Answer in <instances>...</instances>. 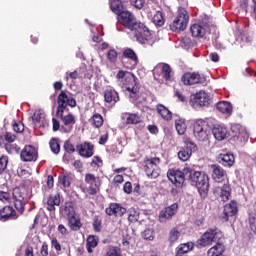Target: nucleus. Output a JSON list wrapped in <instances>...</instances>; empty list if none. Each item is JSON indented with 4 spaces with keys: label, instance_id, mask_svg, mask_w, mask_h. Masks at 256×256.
Masks as SVG:
<instances>
[{
    "label": "nucleus",
    "instance_id": "33",
    "mask_svg": "<svg viewBox=\"0 0 256 256\" xmlns=\"http://www.w3.org/2000/svg\"><path fill=\"white\" fill-rule=\"evenodd\" d=\"M156 109L157 113H159L164 121H171V119H173V114L163 104L157 105Z\"/></svg>",
    "mask_w": 256,
    "mask_h": 256
},
{
    "label": "nucleus",
    "instance_id": "19",
    "mask_svg": "<svg viewBox=\"0 0 256 256\" xmlns=\"http://www.w3.org/2000/svg\"><path fill=\"white\" fill-rule=\"evenodd\" d=\"M237 208V202L231 201L230 203L226 204L224 206V216L222 217V220L227 222L229 221V217H233L234 215H237L238 212Z\"/></svg>",
    "mask_w": 256,
    "mask_h": 256
},
{
    "label": "nucleus",
    "instance_id": "26",
    "mask_svg": "<svg viewBox=\"0 0 256 256\" xmlns=\"http://www.w3.org/2000/svg\"><path fill=\"white\" fill-rule=\"evenodd\" d=\"M215 193L220 195L222 201L225 203V201H229V197H231V186L224 184L222 187H217Z\"/></svg>",
    "mask_w": 256,
    "mask_h": 256
},
{
    "label": "nucleus",
    "instance_id": "25",
    "mask_svg": "<svg viewBox=\"0 0 256 256\" xmlns=\"http://www.w3.org/2000/svg\"><path fill=\"white\" fill-rule=\"evenodd\" d=\"M32 123H34L35 129H40V127H45L47 121L45 120V114L40 111H36L31 117Z\"/></svg>",
    "mask_w": 256,
    "mask_h": 256
},
{
    "label": "nucleus",
    "instance_id": "17",
    "mask_svg": "<svg viewBox=\"0 0 256 256\" xmlns=\"http://www.w3.org/2000/svg\"><path fill=\"white\" fill-rule=\"evenodd\" d=\"M177 209H179V206L177 203L172 204L169 207L164 208L160 214H159V221L160 223H167L173 215L177 213Z\"/></svg>",
    "mask_w": 256,
    "mask_h": 256
},
{
    "label": "nucleus",
    "instance_id": "27",
    "mask_svg": "<svg viewBox=\"0 0 256 256\" xmlns=\"http://www.w3.org/2000/svg\"><path fill=\"white\" fill-rule=\"evenodd\" d=\"M192 37L203 38L207 34V28L201 24H193L190 27Z\"/></svg>",
    "mask_w": 256,
    "mask_h": 256
},
{
    "label": "nucleus",
    "instance_id": "4",
    "mask_svg": "<svg viewBox=\"0 0 256 256\" xmlns=\"http://www.w3.org/2000/svg\"><path fill=\"white\" fill-rule=\"evenodd\" d=\"M189 178L191 185L197 187L201 197H206L209 192V176H207L205 172H192L190 170Z\"/></svg>",
    "mask_w": 256,
    "mask_h": 256
},
{
    "label": "nucleus",
    "instance_id": "49",
    "mask_svg": "<svg viewBox=\"0 0 256 256\" xmlns=\"http://www.w3.org/2000/svg\"><path fill=\"white\" fill-rule=\"evenodd\" d=\"M5 149L7 153H10V154L19 153V150H20L19 146H17V144H13V142L6 143Z\"/></svg>",
    "mask_w": 256,
    "mask_h": 256
},
{
    "label": "nucleus",
    "instance_id": "56",
    "mask_svg": "<svg viewBox=\"0 0 256 256\" xmlns=\"http://www.w3.org/2000/svg\"><path fill=\"white\" fill-rule=\"evenodd\" d=\"M13 129L16 133H23V131H25V125H23L21 122H18L13 125Z\"/></svg>",
    "mask_w": 256,
    "mask_h": 256
},
{
    "label": "nucleus",
    "instance_id": "54",
    "mask_svg": "<svg viewBox=\"0 0 256 256\" xmlns=\"http://www.w3.org/2000/svg\"><path fill=\"white\" fill-rule=\"evenodd\" d=\"M79 78V72L77 70L73 72H67L65 76V80L69 81V79H78Z\"/></svg>",
    "mask_w": 256,
    "mask_h": 256
},
{
    "label": "nucleus",
    "instance_id": "39",
    "mask_svg": "<svg viewBox=\"0 0 256 256\" xmlns=\"http://www.w3.org/2000/svg\"><path fill=\"white\" fill-rule=\"evenodd\" d=\"M175 127L178 135H185V132L187 131V123L185 122V119L183 118L176 119Z\"/></svg>",
    "mask_w": 256,
    "mask_h": 256
},
{
    "label": "nucleus",
    "instance_id": "16",
    "mask_svg": "<svg viewBox=\"0 0 256 256\" xmlns=\"http://www.w3.org/2000/svg\"><path fill=\"white\" fill-rule=\"evenodd\" d=\"M181 79L184 85H197L199 83H205V77L199 75L198 73H185Z\"/></svg>",
    "mask_w": 256,
    "mask_h": 256
},
{
    "label": "nucleus",
    "instance_id": "9",
    "mask_svg": "<svg viewBox=\"0 0 256 256\" xmlns=\"http://www.w3.org/2000/svg\"><path fill=\"white\" fill-rule=\"evenodd\" d=\"M189 23V13L185 8H179L177 17L170 24L171 31H185Z\"/></svg>",
    "mask_w": 256,
    "mask_h": 256
},
{
    "label": "nucleus",
    "instance_id": "44",
    "mask_svg": "<svg viewBox=\"0 0 256 256\" xmlns=\"http://www.w3.org/2000/svg\"><path fill=\"white\" fill-rule=\"evenodd\" d=\"M50 149L54 155H59L61 151V146L59 145V140L57 138H52L49 142Z\"/></svg>",
    "mask_w": 256,
    "mask_h": 256
},
{
    "label": "nucleus",
    "instance_id": "61",
    "mask_svg": "<svg viewBox=\"0 0 256 256\" xmlns=\"http://www.w3.org/2000/svg\"><path fill=\"white\" fill-rule=\"evenodd\" d=\"M52 247H54V249H56L57 251H61V244L59 243L57 238L52 239Z\"/></svg>",
    "mask_w": 256,
    "mask_h": 256
},
{
    "label": "nucleus",
    "instance_id": "6",
    "mask_svg": "<svg viewBox=\"0 0 256 256\" xmlns=\"http://www.w3.org/2000/svg\"><path fill=\"white\" fill-rule=\"evenodd\" d=\"M189 105L192 109H204V107H209V105H211V93L205 90H200L191 94Z\"/></svg>",
    "mask_w": 256,
    "mask_h": 256
},
{
    "label": "nucleus",
    "instance_id": "60",
    "mask_svg": "<svg viewBox=\"0 0 256 256\" xmlns=\"http://www.w3.org/2000/svg\"><path fill=\"white\" fill-rule=\"evenodd\" d=\"M53 122V131H61V124L55 118L52 119Z\"/></svg>",
    "mask_w": 256,
    "mask_h": 256
},
{
    "label": "nucleus",
    "instance_id": "7",
    "mask_svg": "<svg viewBox=\"0 0 256 256\" xmlns=\"http://www.w3.org/2000/svg\"><path fill=\"white\" fill-rule=\"evenodd\" d=\"M223 239V233L219 229H208L200 239L197 240L199 247H207V245H213V243H220Z\"/></svg>",
    "mask_w": 256,
    "mask_h": 256
},
{
    "label": "nucleus",
    "instance_id": "5",
    "mask_svg": "<svg viewBox=\"0 0 256 256\" xmlns=\"http://www.w3.org/2000/svg\"><path fill=\"white\" fill-rule=\"evenodd\" d=\"M12 196L15 208L23 213L25 205L31 199V190L25 186L16 187L13 189Z\"/></svg>",
    "mask_w": 256,
    "mask_h": 256
},
{
    "label": "nucleus",
    "instance_id": "15",
    "mask_svg": "<svg viewBox=\"0 0 256 256\" xmlns=\"http://www.w3.org/2000/svg\"><path fill=\"white\" fill-rule=\"evenodd\" d=\"M210 169L212 172L211 177L216 183H223V181L227 179V172L225 171V169H223V167L212 164L210 166Z\"/></svg>",
    "mask_w": 256,
    "mask_h": 256
},
{
    "label": "nucleus",
    "instance_id": "50",
    "mask_svg": "<svg viewBox=\"0 0 256 256\" xmlns=\"http://www.w3.org/2000/svg\"><path fill=\"white\" fill-rule=\"evenodd\" d=\"M7 165H9V158L7 156L0 157V175L7 169Z\"/></svg>",
    "mask_w": 256,
    "mask_h": 256
},
{
    "label": "nucleus",
    "instance_id": "58",
    "mask_svg": "<svg viewBox=\"0 0 256 256\" xmlns=\"http://www.w3.org/2000/svg\"><path fill=\"white\" fill-rule=\"evenodd\" d=\"M40 253L42 256L49 255V246L47 245V243H43Z\"/></svg>",
    "mask_w": 256,
    "mask_h": 256
},
{
    "label": "nucleus",
    "instance_id": "24",
    "mask_svg": "<svg viewBox=\"0 0 256 256\" xmlns=\"http://www.w3.org/2000/svg\"><path fill=\"white\" fill-rule=\"evenodd\" d=\"M17 213L15 209L11 206H5L2 210H0V219L2 221H9V219H17Z\"/></svg>",
    "mask_w": 256,
    "mask_h": 256
},
{
    "label": "nucleus",
    "instance_id": "3",
    "mask_svg": "<svg viewBox=\"0 0 256 256\" xmlns=\"http://www.w3.org/2000/svg\"><path fill=\"white\" fill-rule=\"evenodd\" d=\"M116 79L122 83V89L129 92L130 99H137L139 95V86L135 80V75L131 72L119 70Z\"/></svg>",
    "mask_w": 256,
    "mask_h": 256
},
{
    "label": "nucleus",
    "instance_id": "46",
    "mask_svg": "<svg viewBox=\"0 0 256 256\" xmlns=\"http://www.w3.org/2000/svg\"><path fill=\"white\" fill-rule=\"evenodd\" d=\"M153 24L157 25L158 27H163L165 24V20L163 19V13L160 11L156 12V14L152 18Z\"/></svg>",
    "mask_w": 256,
    "mask_h": 256
},
{
    "label": "nucleus",
    "instance_id": "12",
    "mask_svg": "<svg viewBox=\"0 0 256 256\" xmlns=\"http://www.w3.org/2000/svg\"><path fill=\"white\" fill-rule=\"evenodd\" d=\"M231 138L243 143L249 139V134L247 133L245 126L234 124L231 126Z\"/></svg>",
    "mask_w": 256,
    "mask_h": 256
},
{
    "label": "nucleus",
    "instance_id": "20",
    "mask_svg": "<svg viewBox=\"0 0 256 256\" xmlns=\"http://www.w3.org/2000/svg\"><path fill=\"white\" fill-rule=\"evenodd\" d=\"M106 213L110 216L115 215V217H123V215L127 213V209L117 203H112L108 208H106Z\"/></svg>",
    "mask_w": 256,
    "mask_h": 256
},
{
    "label": "nucleus",
    "instance_id": "2",
    "mask_svg": "<svg viewBox=\"0 0 256 256\" xmlns=\"http://www.w3.org/2000/svg\"><path fill=\"white\" fill-rule=\"evenodd\" d=\"M57 103V116L61 117L62 121L60 132L71 133V131H73V126L75 123H77V118H75V115L73 114L63 116V113L67 107H76L77 101L73 97L68 96L65 91H61V93L58 95Z\"/></svg>",
    "mask_w": 256,
    "mask_h": 256
},
{
    "label": "nucleus",
    "instance_id": "48",
    "mask_svg": "<svg viewBox=\"0 0 256 256\" xmlns=\"http://www.w3.org/2000/svg\"><path fill=\"white\" fill-rule=\"evenodd\" d=\"M118 55L119 54L117 53V50H115V49L109 50L107 53V59H108L109 63H112L113 65H115V63H117Z\"/></svg>",
    "mask_w": 256,
    "mask_h": 256
},
{
    "label": "nucleus",
    "instance_id": "22",
    "mask_svg": "<svg viewBox=\"0 0 256 256\" xmlns=\"http://www.w3.org/2000/svg\"><path fill=\"white\" fill-rule=\"evenodd\" d=\"M77 151L81 157H93V144L87 142L80 144L77 146Z\"/></svg>",
    "mask_w": 256,
    "mask_h": 256
},
{
    "label": "nucleus",
    "instance_id": "23",
    "mask_svg": "<svg viewBox=\"0 0 256 256\" xmlns=\"http://www.w3.org/2000/svg\"><path fill=\"white\" fill-rule=\"evenodd\" d=\"M104 99L106 103H111L112 105H115V103H118L119 101V93H117L113 88H107L104 91Z\"/></svg>",
    "mask_w": 256,
    "mask_h": 256
},
{
    "label": "nucleus",
    "instance_id": "63",
    "mask_svg": "<svg viewBox=\"0 0 256 256\" xmlns=\"http://www.w3.org/2000/svg\"><path fill=\"white\" fill-rule=\"evenodd\" d=\"M176 97H178L179 101L182 103H187V97H185L181 92L176 91Z\"/></svg>",
    "mask_w": 256,
    "mask_h": 256
},
{
    "label": "nucleus",
    "instance_id": "52",
    "mask_svg": "<svg viewBox=\"0 0 256 256\" xmlns=\"http://www.w3.org/2000/svg\"><path fill=\"white\" fill-rule=\"evenodd\" d=\"M131 5L136 9H143L145 5V0H130Z\"/></svg>",
    "mask_w": 256,
    "mask_h": 256
},
{
    "label": "nucleus",
    "instance_id": "10",
    "mask_svg": "<svg viewBox=\"0 0 256 256\" xmlns=\"http://www.w3.org/2000/svg\"><path fill=\"white\" fill-rule=\"evenodd\" d=\"M161 159L158 157L150 158L145 161L144 171L149 179H157L161 175Z\"/></svg>",
    "mask_w": 256,
    "mask_h": 256
},
{
    "label": "nucleus",
    "instance_id": "34",
    "mask_svg": "<svg viewBox=\"0 0 256 256\" xmlns=\"http://www.w3.org/2000/svg\"><path fill=\"white\" fill-rule=\"evenodd\" d=\"M193 247H195V244H193V242H187V243L180 244L176 248V254L187 255L189 253V251H193Z\"/></svg>",
    "mask_w": 256,
    "mask_h": 256
},
{
    "label": "nucleus",
    "instance_id": "29",
    "mask_svg": "<svg viewBox=\"0 0 256 256\" xmlns=\"http://www.w3.org/2000/svg\"><path fill=\"white\" fill-rule=\"evenodd\" d=\"M218 161L224 167H233L235 163V156H233V154H230V153L220 154L218 156Z\"/></svg>",
    "mask_w": 256,
    "mask_h": 256
},
{
    "label": "nucleus",
    "instance_id": "1",
    "mask_svg": "<svg viewBox=\"0 0 256 256\" xmlns=\"http://www.w3.org/2000/svg\"><path fill=\"white\" fill-rule=\"evenodd\" d=\"M118 21L130 31H134L138 43L145 45L148 41L153 40V34L149 31V28L146 27L145 24L138 22L133 13L129 11H122L118 14Z\"/></svg>",
    "mask_w": 256,
    "mask_h": 256
},
{
    "label": "nucleus",
    "instance_id": "21",
    "mask_svg": "<svg viewBox=\"0 0 256 256\" xmlns=\"http://www.w3.org/2000/svg\"><path fill=\"white\" fill-rule=\"evenodd\" d=\"M122 121H125L126 125H137L141 123V116L137 113L125 112L121 115Z\"/></svg>",
    "mask_w": 256,
    "mask_h": 256
},
{
    "label": "nucleus",
    "instance_id": "14",
    "mask_svg": "<svg viewBox=\"0 0 256 256\" xmlns=\"http://www.w3.org/2000/svg\"><path fill=\"white\" fill-rule=\"evenodd\" d=\"M38 154L37 150L33 146H26L20 154V159L24 163H29L31 161H37Z\"/></svg>",
    "mask_w": 256,
    "mask_h": 256
},
{
    "label": "nucleus",
    "instance_id": "53",
    "mask_svg": "<svg viewBox=\"0 0 256 256\" xmlns=\"http://www.w3.org/2000/svg\"><path fill=\"white\" fill-rule=\"evenodd\" d=\"M143 237H144V239H146V241H153V239L155 238V236H153V230L146 229L143 232Z\"/></svg>",
    "mask_w": 256,
    "mask_h": 256
},
{
    "label": "nucleus",
    "instance_id": "35",
    "mask_svg": "<svg viewBox=\"0 0 256 256\" xmlns=\"http://www.w3.org/2000/svg\"><path fill=\"white\" fill-rule=\"evenodd\" d=\"M122 55L124 59H130L134 65H137L139 63V58L137 57V53L131 48H126L123 50Z\"/></svg>",
    "mask_w": 256,
    "mask_h": 256
},
{
    "label": "nucleus",
    "instance_id": "57",
    "mask_svg": "<svg viewBox=\"0 0 256 256\" xmlns=\"http://www.w3.org/2000/svg\"><path fill=\"white\" fill-rule=\"evenodd\" d=\"M4 137H5V141H7V143H13L16 139L15 134H13L11 132H7Z\"/></svg>",
    "mask_w": 256,
    "mask_h": 256
},
{
    "label": "nucleus",
    "instance_id": "47",
    "mask_svg": "<svg viewBox=\"0 0 256 256\" xmlns=\"http://www.w3.org/2000/svg\"><path fill=\"white\" fill-rule=\"evenodd\" d=\"M128 221L130 223H137L139 221V212L134 208L128 210Z\"/></svg>",
    "mask_w": 256,
    "mask_h": 256
},
{
    "label": "nucleus",
    "instance_id": "45",
    "mask_svg": "<svg viewBox=\"0 0 256 256\" xmlns=\"http://www.w3.org/2000/svg\"><path fill=\"white\" fill-rule=\"evenodd\" d=\"M91 122H92L93 127H95L96 129H99V127L103 126V116H101V114H99V113H95L92 116Z\"/></svg>",
    "mask_w": 256,
    "mask_h": 256
},
{
    "label": "nucleus",
    "instance_id": "31",
    "mask_svg": "<svg viewBox=\"0 0 256 256\" xmlns=\"http://www.w3.org/2000/svg\"><path fill=\"white\" fill-rule=\"evenodd\" d=\"M216 108L220 111V113H223V115L229 116L233 113V106L231 103L226 101L218 102Z\"/></svg>",
    "mask_w": 256,
    "mask_h": 256
},
{
    "label": "nucleus",
    "instance_id": "64",
    "mask_svg": "<svg viewBox=\"0 0 256 256\" xmlns=\"http://www.w3.org/2000/svg\"><path fill=\"white\" fill-rule=\"evenodd\" d=\"M25 256H34L33 254V247L28 246L25 250Z\"/></svg>",
    "mask_w": 256,
    "mask_h": 256
},
{
    "label": "nucleus",
    "instance_id": "37",
    "mask_svg": "<svg viewBox=\"0 0 256 256\" xmlns=\"http://www.w3.org/2000/svg\"><path fill=\"white\" fill-rule=\"evenodd\" d=\"M60 213L62 217H67V219H71V217H75L77 213H75V208L71 204H66L64 207H61Z\"/></svg>",
    "mask_w": 256,
    "mask_h": 256
},
{
    "label": "nucleus",
    "instance_id": "28",
    "mask_svg": "<svg viewBox=\"0 0 256 256\" xmlns=\"http://www.w3.org/2000/svg\"><path fill=\"white\" fill-rule=\"evenodd\" d=\"M193 147L195 146L190 143V144H187L186 147L182 148L178 152V158L180 159V161H189L193 153Z\"/></svg>",
    "mask_w": 256,
    "mask_h": 256
},
{
    "label": "nucleus",
    "instance_id": "41",
    "mask_svg": "<svg viewBox=\"0 0 256 256\" xmlns=\"http://www.w3.org/2000/svg\"><path fill=\"white\" fill-rule=\"evenodd\" d=\"M86 241L88 253H93V249L97 247L99 239L97 238V236H89Z\"/></svg>",
    "mask_w": 256,
    "mask_h": 256
},
{
    "label": "nucleus",
    "instance_id": "40",
    "mask_svg": "<svg viewBox=\"0 0 256 256\" xmlns=\"http://www.w3.org/2000/svg\"><path fill=\"white\" fill-rule=\"evenodd\" d=\"M110 9L115 15H119L123 11V3L121 0H110Z\"/></svg>",
    "mask_w": 256,
    "mask_h": 256
},
{
    "label": "nucleus",
    "instance_id": "55",
    "mask_svg": "<svg viewBox=\"0 0 256 256\" xmlns=\"http://www.w3.org/2000/svg\"><path fill=\"white\" fill-rule=\"evenodd\" d=\"M64 149L66 153H75V146H73V144H71L69 141L64 143Z\"/></svg>",
    "mask_w": 256,
    "mask_h": 256
},
{
    "label": "nucleus",
    "instance_id": "30",
    "mask_svg": "<svg viewBox=\"0 0 256 256\" xmlns=\"http://www.w3.org/2000/svg\"><path fill=\"white\" fill-rule=\"evenodd\" d=\"M59 205H61V198L59 195H50L46 203V209L55 211V207H59Z\"/></svg>",
    "mask_w": 256,
    "mask_h": 256
},
{
    "label": "nucleus",
    "instance_id": "8",
    "mask_svg": "<svg viewBox=\"0 0 256 256\" xmlns=\"http://www.w3.org/2000/svg\"><path fill=\"white\" fill-rule=\"evenodd\" d=\"M209 135H211V126L209 123L203 119H198L194 123V137L198 141H207L209 140Z\"/></svg>",
    "mask_w": 256,
    "mask_h": 256
},
{
    "label": "nucleus",
    "instance_id": "18",
    "mask_svg": "<svg viewBox=\"0 0 256 256\" xmlns=\"http://www.w3.org/2000/svg\"><path fill=\"white\" fill-rule=\"evenodd\" d=\"M212 135H214L216 141H224V139L229 137V129L227 126H225V124L215 125L212 129Z\"/></svg>",
    "mask_w": 256,
    "mask_h": 256
},
{
    "label": "nucleus",
    "instance_id": "51",
    "mask_svg": "<svg viewBox=\"0 0 256 256\" xmlns=\"http://www.w3.org/2000/svg\"><path fill=\"white\" fill-rule=\"evenodd\" d=\"M10 199L11 194H9V192L0 191V201H2V203H9Z\"/></svg>",
    "mask_w": 256,
    "mask_h": 256
},
{
    "label": "nucleus",
    "instance_id": "59",
    "mask_svg": "<svg viewBox=\"0 0 256 256\" xmlns=\"http://www.w3.org/2000/svg\"><path fill=\"white\" fill-rule=\"evenodd\" d=\"M103 165V162L100 160L99 157H94L92 160V167H101Z\"/></svg>",
    "mask_w": 256,
    "mask_h": 256
},
{
    "label": "nucleus",
    "instance_id": "13",
    "mask_svg": "<svg viewBox=\"0 0 256 256\" xmlns=\"http://www.w3.org/2000/svg\"><path fill=\"white\" fill-rule=\"evenodd\" d=\"M85 183L88 184V193L89 195H95L97 194V191H99V187H101V178L98 176H95L91 173H87L85 175Z\"/></svg>",
    "mask_w": 256,
    "mask_h": 256
},
{
    "label": "nucleus",
    "instance_id": "42",
    "mask_svg": "<svg viewBox=\"0 0 256 256\" xmlns=\"http://www.w3.org/2000/svg\"><path fill=\"white\" fill-rule=\"evenodd\" d=\"M181 237V232L177 228H172L169 232V242L177 243Z\"/></svg>",
    "mask_w": 256,
    "mask_h": 256
},
{
    "label": "nucleus",
    "instance_id": "11",
    "mask_svg": "<svg viewBox=\"0 0 256 256\" xmlns=\"http://www.w3.org/2000/svg\"><path fill=\"white\" fill-rule=\"evenodd\" d=\"M190 173L191 168L186 167L183 170H169L167 172V177L176 187H183L185 177H189Z\"/></svg>",
    "mask_w": 256,
    "mask_h": 256
},
{
    "label": "nucleus",
    "instance_id": "36",
    "mask_svg": "<svg viewBox=\"0 0 256 256\" xmlns=\"http://www.w3.org/2000/svg\"><path fill=\"white\" fill-rule=\"evenodd\" d=\"M223 253H225V246L221 242L208 250V256H222Z\"/></svg>",
    "mask_w": 256,
    "mask_h": 256
},
{
    "label": "nucleus",
    "instance_id": "43",
    "mask_svg": "<svg viewBox=\"0 0 256 256\" xmlns=\"http://www.w3.org/2000/svg\"><path fill=\"white\" fill-rule=\"evenodd\" d=\"M59 183L63 185V187H70L71 182L73 181V175L71 174H64L62 176H59Z\"/></svg>",
    "mask_w": 256,
    "mask_h": 256
},
{
    "label": "nucleus",
    "instance_id": "32",
    "mask_svg": "<svg viewBox=\"0 0 256 256\" xmlns=\"http://www.w3.org/2000/svg\"><path fill=\"white\" fill-rule=\"evenodd\" d=\"M158 68L161 69V75L166 81H171L173 79V71L169 64H159Z\"/></svg>",
    "mask_w": 256,
    "mask_h": 256
},
{
    "label": "nucleus",
    "instance_id": "38",
    "mask_svg": "<svg viewBox=\"0 0 256 256\" xmlns=\"http://www.w3.org/2000/svg\"><path fill=\"white\" fill-rule=\"evenodd\" d=\"M68 225L72 231H79V229H81V219L79 215L76 214L68 218Z\"/></svg>",
    "mask_w": 256,
    "mask_h": 256
},
{
    "label": "nucleus",
    "instance_id": "62",
    "mask_svg": "<svg viewBox=\"0 0 256 256\" xmlns=\"http://www.w3.org/2000/svg\"><path fill=\"white\" fill-rule=\"evenodd\" d=\"M123 189H124L125 193H127V194L131 193V191H133V186L131 185V182H126L124 184V188Z\"/></svg>",
    "mask_w": 256,
    "mask_h": 256
}]
</instances>
